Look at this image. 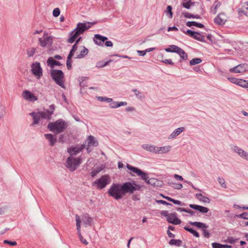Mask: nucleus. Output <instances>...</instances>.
<instances>
[{"label":"nucleus","mask_w":248,"mask_h":248,"mask_svg":"<svg viewBox=\"0 0 248 248\" xmlns=\"http://www.w3.org/2000/svg\"><path fill=\"white\" fill-rule=\"evenodd\" d=\"M101 101H107L108 102H111L112 101L111 98H102Z\"/></svg>","instance_id":"bf43d9fd"},{"label":"nucleus","mask_w":248,"mask_h":248,"mask_svg":"<svg viewBox=\"0 0 248 248\" xmlns=\"http://www.w3.org/2000/svg\"><path fill=\"white\" fill-rule=\"evenodd\" d=\"M189 207L192 209L197 210L202 213H207L209 211V209L208 208L200 205L190 204L189 205Z\"/></svg>","instance_id":"aec40b11"},{"label":"nucleus","mask_w":248,"mask_h":248,"mask_svg":"<svg viewBox=\"0 0 248 248\" xmlns=\"http://www.w3.org/2000/svg\"><path fill=\"white\" fill-rule=\"evenodd\" d=\"M126 105H127V103L126 102H121L120 103L118 102V105H117L116 107H120L121 106ZM115 107H116V106Z\"/></svg>","instance_id":"052dcab7"},{"label":"nucleus","mask_w":248,"mask_h":248,"mask_svg":"<svg viewBox=\"0 0 248 248\" xmlns=\"http://www.w3.org/2000/svg\"><path fill=\"white\" fill-rule=\"evenodd\" d=\"M85 145L76 146L71 147L68 149V152L70 154V156L67 159L66 162V166L71 171H74L77 167L81 163V158L80 157L74 158L73 155H75L81 152L84 148Z\"/></svg>","instance_id":"f03ea898"},{"label":"nucleus","mask_w":248,"mask_h":248,"mask_svg":"<svg viewBox=\"0 0 248 248\" xmlns=\"http://www.w3.org/2000/svg\"><path fill=\"white\" fill-rule=\"evenodd\" d=\"M156 202L157 203L162 204L163 205H171V204L167 202L163 201V200H156Z\"/></svg>","instance_id":"8fccbe9b"},{"label":"nucleus","mask_w":248,"mask_h":248,"mask_svg":"<svg viewBox=\"0 0 248 248\" xmlns=\"http://www.w3.org/2000/svg\"><path fill=\"white\" fill-rule=\"evenodd\" d=\"M172 7L170 6H168L167 8L166 14L170 18L172 17V12L171 11Z\"/></svg>","instance_id":"ea45409f"},{"label":"nucleus","mask_w":248,"mask_h":248,"mask_svg":"<svg viewBox=\"0 0 248 248\" xmlns=\"http://www.w3.org/2000/svg\"><path fill=\"white\" fill-rule=\"evenodd\" d=\"M171 147L170 146H166L164 147H157L156 154H165L170 151Z\"/></svg>","instance_id":"b1692460"},{"label":"nucleus","mask_w":248,"mask_h":248,"mask_svg":"<svg viewBox=\"0 0 248 248\" xmlns=\"http://www.w3.org/2000/svg\"><path fill=\"white\" fill-rule=\"evenodd\" d=\"M82 221H83V223L84 224H85V225H86L87 224H91L92 219L89 217V215L86 214V215H84L83 216V217H82Z\"/></svg>","instance_id":"72a5a7b5"},{"label":"nucleus","mask_w":248,"mask_h":248,"mask_svg":"<svg viewBox=\"0 0 248 248\" xmlns=\"http://www.w3.org/2000/svg\"><path fill=\"white\" fill-rule=\"evenodd\" d=\"M138 53L140 55L144 56L146 54V50L145 51L138 50Z\"/></svg>","instance_id":"338daca9"},{"label":"nucleus","mask_w":248,"mask_h":248,"mask_svg":"<svg viewBox=\"0 0 248 248\" xmlns=\"http://www.w3.org/2000/svg\"><path fill=\"white\" fill-rule=\"evenodd\" d=\"M203 235L205 237L209 238L210 236V233L208 231L205 229L203 230Z\"/></svg>","instance_id":"864d4df0"},{"label":"nucleus","mask_w":248,"mask_h":248,"mask_svg":"<svg viewBox=\"0 0 248 248\" xmlns=\"http://www.w3.org/2000/svg\"><path fill=\"white\" fill-rule=\"evenodd\" d=\"M45 136L46 138L50 142V144L51 146H53L56 142V139L52 134H45Z\"/></svg>","instance_id":"bb28decb"},{"label":"nucleus","mask_w":248,"mask_h":248,"mask_svg":"<svg viewBox=\"0 0 248 248\" xmlns=\"http://www.w3.org/2000/svg\"><path fill=\"white\" fill-rule=\"evenodd\" d=\"M108 38L100 34H95L93 38L95 43L100 46H103L105 44L107 46H112L113 43L110 41H107Z\"/></svg>","instance_id":"1a4fd4ad"},{"label":"nucleus","mask_w":248,"mask_h":248,"mask_svg":"<svg viewBox=\"0 0 248 248\" xmlns=\"http://www.w3.org/2000/svg\"><path fill=\"white\" fill-rule=\"evenodd\" d=\"M160 214L162 216L166 217L167 221L174 225H179L182 222L181 220L178 218L176 213H169L167 210H163L160 212Z\"/></svg>","instance_id":"423d86ee"},{"label":"nucleus","mask_w":248,"mask_h":248,"mask_svg":"<svg viewBox=\"0 0 248 248\" xmlns=\"http://www.w3.org/2000/svg\"><path fill=\"white\" fill-rule=\"evenodd\" d=\"M60 10L59 8H56L53 11V15L55 17H57L60 15Z\"/></svg>","instance_id":"37998d69"},{"label":"nucleus","mask_w":248,"mask_h":248,"mask_svg":"<svg viewBox=\"0 0 248 248\" xmlns=\"http://www.w3.org/2000/svg\"><path fill=\"white\" fill-rule=\"evenodd\" d=\"M88 52V50L86 48L83 47L82 49L81 50L79 54H78L77 56V58H81L82 57H83L86 55L87 54Z\"/></svg>","instance_id":"2f4dec72"},{"label":"nucleus","mask_w":248,"mask_h":248,"mask_svg":"<svg viewBox=\"0 0 248 248\" xmlns=\"http://www.w3.org/2000/svg\"><path fill=\"white\" fill-rule=\"evenodd\" d=\"M218 181L222 187L226 188V185L225 183V180L224 179L221 178H218Z\"/></svg>","instance_id":"c03bdc74"},{"label":"nucleus","mask_w":248,"mask_h":248,"mask_svg":"<svg viewBox=\"0 0 248 248\" xmlns=\"http://www.w3.org/2000/svg\"><path fill=\"white\" fill-rule=\"evenodd\" d=\"M50 110H47L44 112H38L37 113H32L30 114L33 116V124H37L41 119L49 120L55 109L54 105L49 106Z\"/></svg>","instance_id":"39448f33"},{"label":"nucleus","mask_w":248,"mask_h":248,"mask_svg":"<svg viewBox=\"0 0 248 248\" xmlns=\"http://www.w3.org/2000/svg\"><path fill=\"white\" fill-rule=\"evenodd\" d=\"M87 141L88 144V146H97L98 145V143L95 141L94 138L92 136H90L88 137Z\"/></svg>","instance_id":"cd10ccee"},{"label":"nucleus","mask_w":248,"mask_h":248,"mask_svg":"<svg viewBox=\"0 0 248 248\" xmlns=\"http://www.w3.org/2000/svg\"><path fill=\"white\" fill-rule=\"evenodd\" d=\"M47 64L48 66H50L51 68H53L55 65H60V63L55 61L52 57L49 58L47 61Z\"/></svg>","instance_id":"a878e982"},{"label":"nucleus","mask_w":248,"mask_h":248,"mask_svg":"<svg viewBox=\"0 0 248 248\" xmlns=\"http://www.w3.org/2000/svg\"><path fill=\"white\" fill-rule=\"evenodd\" d=\"M234 151L237 153L239 155L245 159L248 160V153L243 151L238 147H235Z\"/></svg>","instance_id":"5701e85b"},{"label":"nucleus","mask_w":248,"mask_h":248,"mask_svg":"<svg viewBox=\"0 0 248 248\" xmlns=\"http://www.w3.org/2000/svg\"><path fill=\"white\" fill-rule=\"evenodd\" d=\"M79 35L78 33L76 32L75 31H74L71 33L70 34V37L68 39V42L70 43H73L74 42H75L77 39L78 38Z\"/></svg>","instance_id":"393cba45"},{"label":"nucleus","mask_w":248,"mask_h":248,"mask_svg":"<svg viewBox=\"0 0 248 248\" xmlns=\"http://www.w3.org/2000/svg\"><path fill=\"white\" fill-rule=\"evenodd\" d=\"M52 37L49 36L47 33H45L42 38L39 39L40 46L42 47H45L47 46H50L52 43Z\"/></svg>","instance_id":"f8f14e48"},{"label":"nucleus","mask_w":248,"mask_h":248,"mask_svg":"<svg viewBox=\"0 0 248 248\" xmlns=\"http://www.w3.org/2000/svg\"><path fill=\"white\" fill-rule=\"evenodd\" d=\"M178 29L175 27H169L168 29V31H177Z\"/></svg>","instance_id":"13d9d810"},{"label":"nucleus","mask_w":248,"mask_h":248,"mask_svg":"<svg viewBox=\"0 0 248 248\" xmlns=\"http://www.w3.org/2000/svg\"><path fill=\"white\" fill-rule=\"evenodd\" d=\"M186 34L190 37H193L195 39L204 42L205 39V35L198 32L193 31L191 30H188L186 32H184Z\"/></svg>","instance_id":"ddd939ff"},{"label":"nucleus","mask_w":248,"mask_h":248,"mask_svg":"<svg viewBox=\"0 0 248 248\" xmlns=\"http://www.w3.org/2000/svg\"><path fill=\"white\" fill-rule=\"evenodd\" d=\"M169 244L171 245H175L179 246L181 245V241L179 240L172 239L170 241Z\"/></svg>","instance_id":"e433bc0d"},{"label":"nucleus","mask_w":248,"mask_h":248,"mask_svg":"<svg viewBox=\"0 0 248 248\" xmlns=\"http://www.w3.org/2000/svg\"><path fill=\"white\" fill-rule=\"evenodd\" d=\"M184 130V127H180L176 129L171 134V138H175L182 133Z\"/></svg>","instance_id":"473e14b6"},{"label":"nucleus","mask_w":248,"mask_h":248,"mask_svg":"<svg viewBox=\"0 0 248 248\" xmlns=\"http://www.w3.org/2000/svg\"><path fill=\"white\" fill-rule=\"evenodd\" d=\"M245 5L246 6L242 11L239 12V15L241 16V13H243L247 16H248V1L245 3Z\"/></svg>","instance_id":"4c0bfd02"},{"label":"nucleus","mask_w":248,"mask_h":248,"mask_svg":"<svg viewBox=\"0 0 248 248\" xmlns=\"http://www.w3.org/2000/svg\"><path fill=\"white\" fill-rule=\"evenodd\" d=\"M184 229L187 231L192 233L195 236L197 237H199V234L196 231L194 230L193 229L189 228V226H186L184 227Z\"/></svg>","instance_id":"f704fd0d"},{"label":"nucleus","mask_w":248,"mask_h":248,"mask_svg":"<svg viewBox=\"0 0 248 248\" xmlns=\"http://www.w3.org/2000/svg\"><path fill=\"white\" fill-rule=\"evenodd\" d=\"M31 71L37 79H39L43 75L42 69L40 63L35 62L31 65Z\"/></svg>","instance_id":"9b49d317"},{"label":"nucleus","mask_w":248,"mask_h":248,"mask_svg":"<svg viewBox=\"0 0 248 248\" xmlns=\"http://www.w3.org/2000/svg\"><path fill=\"white\" fill-rule=\"evenodd\" d=\"M165 50L168 52H174L177 53L184 60L187 59V53L182 48L175 45H170L169 47L166 48Z\"/></svg>","instance_id":"0eeeda50"},{"label":"nucleus","mask_w":248,"mask_h":248,"mask_svg":"<svg viewBox=\"0 0 248 248\" xmlns=\"http://www.w3.org/2000/svg\"><path fill=\"white\" fill-rule=\"evenodd\" d=\"M213 248H222V244L217 243H214L212 244Z\"/></svg>","instance_id":"3c124183"},{"label":"nucleus","mask_w":248,"mask_h":248,"mask_svg":"<svg viewBox=\"0 0 248 248\" xmlns=\"http://www.w3.org/2000/svg\"><path fill=\"white\" fill-rule=\"evenodd\" d=\"M174 177L177 180H179V181H183V177L180 176V175H179L178 174H174Z\"/></svg>","instance_id":"6e6d98bb"},{"label":"nucleus","mask_w":248,"mask_h":248,"mask_svg":"<svg viewBox=\"0 0 248 248\" xmlns=\"http://www.w3.org/2000/svg\"><path fill=\"white\" fill-rule=\"evenodd\" d=\"M27 51L28 55L29 56H32L35 52V48L33 47L30 48L28 49Z\"/></svg>","instance_id":"79ce46f5"},{"label":"nucleus","mask_w":248,"mask_h":248,"mask_svg":"<svg viewBox=\"0 0 248 248\" xmlns=\"http://www.w3.org/2000/svg\"><path fill=\"white\" fill-rule=\"evenodd\" d=\"M227 16L224 13H219L215 18V23L220 26H223L227 21Z\"/></svg>","instance_id":"dca6fc26"},{"label":"nucleus","mask_w":248,"mask_h":248,"mask_svg":"<svg viewBox=\"0 0 248 248\" xmlns=\"http://www.w3.org/2000/svg\"><path fill=\"white\" fill-rule=\"evenodd\" d=\"M183 14L185 17L188 18H199L198 16H194L193 15H192V14H191L190 13H189L188 12L183 13Z\"/></svg>","instance_id":"a19ab883"},{"label":"nucleus","mask_w":248,"mask_h":248,"mask_svg":"<svg viewBox=\"0 0 248 248\" xmlns=\"http://www.w3.org/2000/svg\"><path fill=\"white\" fill-rule=\"evenodd\" d=\"M220 6V4L218 2H216L215 3V11L214 12V13L215 14L217 12V8Z\"/></svg>","instance_id":"774afa93"},{"label":"nucleus","mask_w":248,"mask_h":248,"mask_svg":"<svg viewBox=\"0 0 248 248\" xmlns=\"http://www.w3.org/2000/svg\"><path fill=\"white\" fill-rule=\"evenodd\" d=\"M160 195L163 198L166 199L167 200H168L170 202H172L173 203H174L175 204H178V205L181 204V202L180 201L174 200L170 197L166 196L162 194H161Z\"/></svg>","instance_id":"c85d7f7f"},{"label":"nucleus","mask_w":248,"mask_h":248,"mask_svg":"<svg viewBox=\"0 0 248 248\" xmlns=\"http://www.w3.org/2000/svg\"><path fill=\"white\" fill-rule=\"evenodd\" d=\"M237 85L243 88H248V80L239 79Z\"/></svg>","instance_id":"c756f323"},{"label":"nucleus","mask_w":248,"mask_h":248,"mask_svg":"<svg viewBox=\"0 0 248 248\" xmlns=\"http://www.w3.org/2000/svg\"><path fill=\"white\" fill-rule=\"evenodd\" d=\"M248 68V66L246 64H239L232 68H231L230 72L231 73L242 74L246 72Z\"/></svg>","instance_id":"f3484780"},{"label":"nucleus","mask_w":248,"mask_h":248,"mask_svg":"<svg viewBox=\"0 0 248 248\" xmlns=\"http://www.w3.org/2000/svg\"><path fill=\"white\" fill-rule=\"evenodd\" d=\"M67 126V123L62 119L48 124L47 127L50 131L59 134L64 131Z\"/></svg>","instance_id":"20e7f679"},{"label":"nucleus","mask_w":248,"mask_h":248,"mask_svg":"<svg viewBox=\"0 0 248 248\" xmlns=\"http://www.w3.org/2000/svg\"><path fill=\"white\" fill-rule=\"evenodd\" d=\"M176 210L180 212H185L186 213H187L191 215H192L194 213V212L189 209H186L185 208L182 207H178L176 208Z\"/></svg>","instance_id":"c9c22d12"},{"label":"nucleus","mask_w":248,"mask_h":248,"mask_svg":"<svg viewBox=\"0 0 248 248\" xmlns=\"http://www.w3.org/2000/svg\"><path fill=\"white\" fill-rule=\"evenodd\" d=\"M125 110L127 111H132L135 110V108L132 107H128L125 108Z\"/></svg>","instance_id":"680f3d73"},{"label":"nucleus","mask_w":248,"mask_h":248,"mask_svg":"<svg viewBox=\"0 0 248 248\" xmlns=\"http://www.w3.org/2000/svg\"><path fill=\"white\" fill-rule=\"evenodd\" d=\"M22 96L25 99L32 102L38 99L37 97L33 93L27 90L23 91Z\"/></svg>","instance_id":"a211bd4d"},{"label":"nucleus","mask_w":248,"mask_h":248,"mask_svg":"<svg viewBox=\"0 0 248 248\" xmlns=\"http://www.w3.org/2000/svg\"><path fill=\"white\" fill-rule=\"evenodd\" d=\"M4 243L5 244H8L11 246H15L16 245V242L15 241H10L8 240H4Z\"/></svg>","instance_id":"603ef678"},{"label":"nucleus","mask_w":248,"mask_h":248,"mask_svg":"<svg viewBox=\"0 0 248 248\" xmlns=\"http://www.w3.org/2000/svg\"><path fill=\"white\" fill-rule=\"evenodd\" d=\"M228 242L231 244H233L235 243V240L233 238H229L228 239Z\"/></svg>","instance_id":"69168bd1"},{"label":"nucleus","mask_w":248,"mask_h":248,"mask_svg":"<svg viewBox=\"0 0 248 248\" xmlns=\"http://www.w3.org/2000/svg\"><path fill=\"white\" fill-rule=\"evenodd\" d=\"M195 23H194V21H188L186 23V25L188 27H191Z\"/></svg>","instance_id":"0e129e2a"},{"label":"nucleus","mask_w":248,"mask_h":248,"mask_svg":"<svg viewBox=\"0 0 248 248\" xmlns=\"http://www.w3.org/2000/svg\"><path fill=\"white\" fill-rule=\"evenodd\" d=\"M187 1H186V2H184L183 3V5L184 7L187 8V9H189L191 5V0H187Z\"/></svg>","instance_id":"a18cd8bd"},{"label":"nucleus","mask_w":248,"mask_h":248,"mask_svg":"<svg viewBox=\"0 0 248 248\" xmlns=\"http://www.w3.org/2000/svg\"><path fill=\"white\" fill-rule=\"evenodd\" d=\"M194 23H195L193 26H196L197 27L200 28H203V25L201 23H199L196 22L194 21Z\"/></svg>","instance_id":"5fc2aeb1"},{"label":"nucleus","mask_w":248,"mask_h":248,"mask_svg":"<svg viewBox=\"0 0 248 248\" xmlns=\"http://www.w3.org/2000/svg\"><path fill=\"white\" fill-rule=\"evenodd\" d=\"M142 148L148 151L156 154L157 147L148 144H144L142 146Z\"/></svg>","instance_id":"4be33fe9"},{"label":"nucleus","mask_w":248,"mask_h":248,"mask_svg":"<svg viewBox=\"0 0 248 248\" xmlns=\"http://www.w3.org/2000/svg\"><path fill=\"white\" fill-rule=\"evenodd\" d=\"M51 75L55 81L60 86L63 87V73L60 70H53Z\"/></svg>","instance_id":"9d476101"},{"label":"nucleus","mask_w":248,"mask_h":248,"mask_svg":"<svg viewBox=\"0 0 248 248\" xmlns=\"http://www.w3.org/2000/svg\"><path fill=\"white\" fill-rule=\"evenodd\" d=\"M127 168L130 170L129 173L131 175L134 176L136 175L140 176L141 178L145 181L147 184L155 185L156 183L158 182L157 180L155 178H151L148 180L149 177L148 174L142 171L137 168L131 166L129 164L127 165Z\"/></svg>","instance_id":"7ed1b4c3"},{"label":"nucleus","mask_w":248,"mask_h":248,"mask_svg":"<svg viewBox=\"0 0 248 248\" xmlns=\"http://www.w3.org/2000/svg\"><path fill=\"white\" fill-rule=\"evenodd\" d=\"M162 62L166 64H170L172 65L174 64V63L170 59H165L164 60H162Z\"/></svg>","instance_id":"49530a36"},{"label":"nucleus","mask_w":248,"mask_h":248,"mask_svg":"<svg viewBox=\"0 0 248 248\" xmlns=\"http://www.w3.org/2000/svg\"><path fill=\"white\" fill-rule=\"evenodd\" d=\"M167 234L169 237L170 238H173L174 237V234L172 233L169 230L167 231Z\"/></svg>","instance_id":"e2e57ef3"},{"label":"nucleus","mask_w":248,"mask_h":248,"mask_svg":"<svg viewBox=\"0 0 248 248\" xmlns=\"http://www.w3.org/2000/svg\"><path fill=\"white\" fill-rule=\"evenodd\" d=\"M228 79L232 83L237 85L239 78H228Z\"/></svg>","instance_id":"de8ad7c7"},{"label":"nucleus","mask_w":248,"mask_h":248,"mask_svg":"<svg viewBox=\"0 0 248 248\" xmlns=\"http://www.w3.org/2000/svg\"><path fill=\"white\" fill-rule=\"evenodd\" d=\"M90 27V26L87 25L86 24L79 23L75 31L80 35L86 30L89 29Z\"/></svg>","instance_id":"6ab92c4d"},{"label":"nucleus","mask_w":248,"mask_h":248,"mask_svg":"<svg viewBox=\"0 0 248 248\" xmlns=\"http://www.w3.org/2000/svg\"><path fill=\"white\" fill-rule=\"evenodd\" d=\"M80 39V37L78 39V40L76 41V44L73 46V47L72 49L71 50L70 53L68 56L67 60V66L68 69H70L71 68L72 65V58L74 56L75 52L77 50L78 46H77V44L79 41Z\"/></svg>","instance_id":"2eb2a0df"},{"label":"nucleus","mask_w":248,"mask_h":248,"mask_svg":"<svg viewBox=\"0 0 248 248\" xmlns=\"http://www.w3.org/2000/svg\"><path fill=\"white\" fill-rule=\"evenodd\" d=\"M195 197L198 200L204 203H209L210 202V200L209 198L201 193H196Z\"/></svg>","instance_id":"412c9836"},{"label":"nucleus","mask_w":248,"mask_h":248,"mask_svg":"<svg viewBox=\"0 0 248 248\" xmlns=\"http://www.w3.org/2000/svg\"><path fill=\"white\" fill-rule=\"evenodd\" d=\"M142 186L135 183L126 182L123 185L113 184L110 186L108 194L116 200L122 198L126 193H133L134 191L140 190Z\"/></svg>","instance_id":"f257e3e1"},{"label":"nucleus","mask_w":248,"mask_h":248,"mask_svg":"<svg viewBox=\"0 0 248 248\" xmlns=\"http://www.w3.org/2000/svg\"><path fill=\"white\" fill-rule=\"evenodd\" d=\"M76 225L78 230V235L79 239L80 241V242L85 245H87L88 244V242L87 241V240L83 238V237L82 236L81 234V231H80V223H81V220L79 216L78 215H76Z\"/></svg>","instance_id":"4468645a"},{"label":"nucleus","mask_w":248,"mask_h":248,"mask_svg":"<svg viewBox=\"0 0 248 248\" xmlns=\"http://www.w3.org/2000/svg\"><path fill=\"white\" fill-rule=\"evenodd\" d=\"M190 224L199 228H206L207 226L205 224L199 222H190Z\"/></svg>","instance_id":"7c9ffc66"},{"label":"nucleus","mask_w":248,"mask_h":248,"mask_svg":"<svg viewBox=\"0 0 248 248\" xmlns=\"http://www.w3.org/2000/svg\"><path fill=\"white\" fill-rule=\"evenodd\" d=\"M238 217H241L245 219H248V213H243L241 214H239L237 215Z\"/></svg>","instance_id":"09e8293b"},{"label":"nucleus","mask_w":248,"mask_h":248,"mask_svg":"<svg viewBox=\"0 0 248 248\" xmlns=\"http://www.w3.org/2000/svg\"><path fill=\"white\" fill-rule=\"evenodd\" d=\"M174 187L175 189H180L183 187V186L181 184H176Z\"/></svg>","instance_id":"4d7b16f0"},{"label":"nucleus","mask_w":248,"mask_h":248,"mask_svg":"<svg viewBox=\"0 0 248 248\" xmlns=\"http://www.w3.org/2000/svg\"><path fill=\"white\" fill-rule=\"evenodd\" d=\"M202 60L200 58H194L190 61V65H194L196 64H199L202 62Z\"/></svg>","instance_id":"58836bf2"},{"label":"nucleus","mask_w":248,"mask_h":248,"mask_svg":"<svg viewBox=\"0 0 248 248\" xmlns=\"http://www.w3.org/2000/svg\"><path fill=\"white\" fill-rule=\"evenodd\" d=\"M110 178L108 175H103L100 178L95 180L93 183V186H96L97 188L101 189L105 187L109 184Z\"/></svg>","instance_id":"6e6552de"}]
</instances>
